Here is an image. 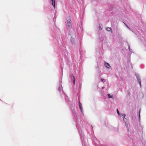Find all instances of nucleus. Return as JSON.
I'll list each match as a JSON object with an SVG mask.
<instances>
[{
  "label": "nucleus",
  "instance_id": "obj_1",
  "mask_svg": "<svg viewBox=\"0 0 146 146\" xmlns=\"http://www.w3.org/2000/svg\"><path fill=\"white\" fill-rule=\"evenodd\" d=\"M68 25L69 27H71L72 24H71V22L70 19V18H68V19L67 20Z\"/></svg>",
  "mask_w": 146,
  "mask_h": 146
},
{
  "label": "nucleus",
  "instance_id": "obj_2",
  "mask_svg": "<svg viewBox=\"0 0 146 146\" xmlns=\"http://www.w3.org/2000/svg\"><path fill=\"white\" fill-rule=\"evenodd\" d=\"M52 5L54 7V9L55 8V2L56 0H51Z\"/></svg>",
  "mask_w": 146,
  "mask_h": 146
},
{
  "label": "nucleus",
  "instance_id": "obj_3",
  "mask_svg": "<svg viewBox=\"0 0 146 146\" xmlns=\"http://www.w3.org/2000/svg\"><path fill=\"white\" fill-rule=\"evenodd\" d=\"M104 65H105V67H107L108 68H109L110 67V64H108V63H106V62L105 63H104Z\"/></svg>",
  "mask_w": 146,
  "mask_h": 146
},
{
  "label": "nucleus",
  "instance_id": "obj_4",
  "mask_svg": "<svg viewBox=\"0 0 146 146\" xmlns=\"http://www.w3.org/2000/svg\"><path fill=\"white\" fill-rule=\"evenodd\" d=\"M79 106L80 108V110L82 112V106L81 105V103H80V101H79Z\"/></svg>",
  "mask_w": 146,
  "mask_h": 146
},
{
  "label": "nucleus",
  "instance_id": "obj_5",
  "mask_svg": "<svg viewBox=\"0 0 146 146\" xmlns=\"http://www.w3.org/2000/svg\"><path fill=\"white\" fill-rule=\"evenodd\" d=\"M70 40L72 44H73L74 42V39L73 37H71L70 38Z\"/></svg>",
  "mask_w": 146,
  "mask_h": 146
},
{
  "label": "nucleus",
  "instance_id": "obj_6",
  "mask_svg": "<svg viewBox=\"0 0 146 146\" xmlns=\"http://www.w3.org/2000/svg\"><path fill=\"white\" fill-rule=\"evenodd\" d=\"M72 76L73 78V83L74 85L75 83V78L74 76L73 75H72Z\"/></svg>",
  "mask_w": 146,
  "mask_h": 146
},
{
  "label": "nucleus",
  "instance_id": "obj_7",
  "mask_svg": "<svg viewBox=\"0 0 146 146\" xmlns=\"http://www.w3.org/2000/svg\"><path fill=\"white\" fill-rule=\"evenodd\" d=\"M106 30L107 31H111V28L109 27H107V28Z\"/></svg>",
  "mask_w": 146,
  "mask_h": 146
},
{
  "label": "nucleus",
  "instance_id": "obj_8",
  "mask_svg": "<svg viewBox=\"0 0 146 146\" xmlns=\"http://www.w3.org/2000/svg\"><path fill=\"white\" fill-rule=\"evenodd\" d=\"M108 98H111L112 97L111 96V95L110 94H108Z\"/></svg>",
  "mask_w": 146,
  "mask_h": 146
},
{
  "label": "nucleus",
  "instance_id": "obj_9",
  "mask_svg": "<svg viewBox=\"0 0 146 146\" xmlns=\"http://www.w3.org/2000/svg\"><path fill=\"white\" fill-rule=\"evenodd\" d=\"M137 80H138L139 83V85H140V86H141V82H140V80H138V79H137Z\"/></svg>",
  "mask_w": 146,
  "mask_h": 146
},
{
  "label": "nucleus",
  "instance_id": "obj_10",
  "mask_svg": "<svg viewBox=\"0 0 146 146\" xmlns=\"http://www.w3.org/2000/svg\"><path fill=\"white\" fill-rule=\"evenodd\" d=\"M117 112L118 115H119V112L117 109Z\"/></svg>",
  "mask_w": 146,
  "mask_h": 146
},
{
  "label": "nucleus",
  "instance_id": "obj_11",
  "mask_svg": "<svg viewBox=\"0 0 146 146\" xmlns=\"http://www.w3.org/2000/svg\"><path fill=\"white\" fill-rule=\"evenodd\" d=\"M122 116L123 117V118H124L125 117V115L124 114H122Z\"/></svg>",
  "mask_w": 146,
  "mask_h": 146
},
{
  "label": "nucleus",
  "instance_id": "obj_12",
  "mask_svg": "<svg viewBox=\"0 0 146 146\" xmlns=\"http://www.w3.org/2000/svg\"><path fill=\"white\" fill-rule=\"evenodd\" d=\"M101 80L102 81H105V80L104 79H103L101 78Z\"/></svg>",
  "mask_w": 146,
  "mask_h": 146
},
{
  "label": "nucleus",
  "instance_id": "obj_13",
  "mask_svg": "<svg viewBox=\"0 0 146 146\" xmlns=\"http://www.w3.org/2000/svg\"><path fill=\"white\" fill-rule=\"evenodd\" d=\"M124 23V24L125 25V26H126V27H127L128 28H129V27H128V26H127L126 25V24H125L124 23Z\"/></svg>",
  "mask_w": 146,
  "mask_h": 146
},
{
  "label": "nucleus",
  "instance_id": "obj_14",
  "mask_svg": "<svg viewBox=\"0 0 146 146\" xmlns=\"http://www.w3.org/2000/svg\"><path fill=\"white\" fill-rule=\"evenodd\" d=\"M102 28H101V26H100V30H102Z\"/></svg>",
  "mask_w": 146,
  "mask_h": 146
},
{
  "label": "nucleus",
  "instance_id": "obj_15",
  "mask_svg": "<svg viewBox=\"0 0 146 146\" xmlns=\"http://www.w3.org/2000/svg\"><path fill=\"white\" fill-rule=\"evenodd\" d=\"M140 111H139V117L140 116Z\"/></svg>",
  "mask_w": 146,
  "mask_h": 146
},
{
  "label": "nucleus",
  "instance_id": "obj_16",
  "mask_svg": "<svg viewBox=\"0 0 146 146\" xmlns=\"http://www.w3.org/2000/svg\"><path fill=\"white\" fill-rule=\"evenodd\" d=\"M104 87H102V89H104Z\"/></svg>",
  "mask_w": 146,
  "mask_h": 146
}]
</instances>
